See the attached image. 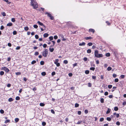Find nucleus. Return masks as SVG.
Wrapping results in <instances>:
<instances>
[{
  "mask_svg": "<svg viewBox=\"0 0 126 126\" xmlns=\"http://www.w3.org/2000/svg\"><path fill=\"white\" fill-rule=\"evenodd\" d=\"M32 5L33 7V8L35 9L38 7V5L35 0H31Z\"/></svg>",
  "mask_w": 126,
  "mask_h": 126,
  "instance_id": "obj_1",
  "label": "nucleus"
},
{
  "mask_svg": "<svg viewBox=\"0 0 126 126\" xmlns=\"http://www.w3.org/2000/svg\"><path fill=\"white\" fill-rule=\"evenodd\" d=\"M48 54V51L47 49H45V50L42 52V55L45 57H47Z\"/></svg>",
  "mask_w": 126,
  "mask_h": 126,
  "instance_id": "obj_2",
  "label": "nucleus"
},
{
  "mask_svg": "<svg viewBox=\"0 0 126 126\" xmlns=\"http://www.w3.org/2000/svg\"><path fill=\"white\" fill-rule=\"evenodd\" d=\"M45 14H47L48 16L50 17V19L52 20H53L54 19L53 16H52L48 12H46L45 13Z\"/></svg>",
  "mask_w": 126,
  "mask_h": 126,
  "instance_id": "obj_3",
  "label": "nucleus"
},
{
  "mask_svg": "<svg viewBox=\"0 0 126 126\" xmlns=\"http://www.w3.org/2000/svg\"><path fill=\"white\" fill-rule=\"evenodd\" d=\"M1 70L5 71L6 72H8L9 71V70L8 69L5 67H2Z\"/></svg>",
  "mask_w": 126,
  "mask_h": 126,
  "instance_id": "obj_4",
  "label": "nucleus"
},
{
  "mask_svg": "<svg viewBox=\"0 0 126 126\" xmlns=\"http://www.w3.org/2000/svg\"><path fill=\"white\" fill-rule=\"evenodd\" d=\"M37 23L40 26H43L44 27V28H45L46 27L45 25H44L40 21H38L37 22Z\"/></svg>",
  "mask_w": 126,
  "mask_h": 126,
  "instance_id": "obj_5",
  "label": "nucleus"
},
{
  "mask_svg": "<svg viewBox=\"0 0 126 126\" xmlns=\"http://www.w3.org/2000/svg\"><path fill=\"white\" fill-rule=\"evenodd\" d=\"M98 51L97 50H96L94 52V55L95 57H96L98 55Z\"/></svg>",
  "mask_w": 126,
  "mask_h": 126,
  "instance_id": "obj_6",
  "label": "nucleus"
},
{
  "mask_svg": "<svg viewBox=\"0 0 126 126\" xmlns=\"http://www.w3.org/2000/svg\"><path fill=\"white\" fill-rule=\"evenodd\" d=\"M86 44V43L84 42H83L79 44V45L80 46H84Z\"/></svg>",
  "mask_w": 126,
  "mask_h": 126,
  "instance_id": "obj_7",
  "label": "nucleus"
},
{
  "mask_svg": "<svg viewBox=\"0 0 126 126\" xmlns=\"http://www.w3.org/2000/svg\"><path fill=\"white\" fill-rule=\"evenodd\" d=\"M49 35V34L47 33H46L43 35V36L44 38H46Z\"/></svg>",
  "mask_w": 126,
  "mask_h": 126,
  "instance_id": "obj_8",
  "label": "nucleus"
},
{
  "mask_svg": "<svg viewBox=\"0 0 126 126\" xmlns=\"http://www.w3.org/2000/svg\"><path fill=\"white\" fill-rule=\"evenodd\" d=\"M103 56V55L102 54H98V55L96 57L97 58H100V57H102Z\"/></svg>",
  "mask_w": 126,
  "mask_h": 126,
  "instance_id": "obj_9",
  "label": "nucleus"
},
{
  "mask_svg": "<svg viewBox=\"0 0 126 126\" xmlns=\"http://www.w3.org/2000/svg\"><path fill=\"white\" fill-rule=\"evenodd\" d=\"M93 38L92 37H87L85 38V39L86 40L89 39H92Z\"/></svg>",
  "mask_w": 126,
  "mask_h": 126,
  "instance_id": "obj_10",
  "label": "nucleus"
},
{
  "mask_svg": "<svg viewBox=\"0 0 126 126\" xmlns=\"http://www.w3.org/2000/svg\"><path fill=\"white\" fill-rule=\"evenodd\" d=\"M13 25V24L11 22H9L7 24V26H11Z\"/></svg>",
  "mask_w": 126,
  "mask_h": 126,
  "instance_id": "obj_11",
  "label": "nucleus"
},
{
  "mask_svg": "<svg viewBox=\"0 0 126 126\" xmlns=\"http://www.w3.org/2000/svg\"><path fill=\"white\" fill-rule=\"evenodd\" d=\"M89 32H92L93 33H94V32L95 30L94 29H90L89 30Z\"/></svg>",
  "mask_w": 126,
  "mask_h": 126,
  "instance_id": "obj_12",
  "label": "nucleus"
},
{
  "mask_svg": "<svg viewBox=\"0 0 126 126\" xmlns=\"http://www.w3.org/2000/svg\"><path fill=\"white\" fill-rule=\"evenodd\" d=\"M54 48H49V50L51 52H52L54 50Z\"/></svg>",
  "mask_w": 126,
  "mask_h": 126,
  "instance_id": "obj_13",
  "label": "nucleus"
},
{
  "mask_svg": "<svg viewBox=\"0 0 126 126\" xmlns=\"http://www.w3.org/2000/svg\"><path fill=\"white\" fill-rule=\"evenodd\" d=\"M91 52V49H88L87 50V52L88 53H90Z\"/></svg>",
  "mask_w": 126,
  "mask_h": 126,
  "instance_id": "obj_14",
  "label": "nucleus"
},
{
  "mask_svg": "<svg viewBox=\"0 0 126 126\" xmlns=\"http://www.w3.org/2000/svg\"><path fill=\"white\" fill-rule=\"evenodd\" d=\"M49 41H51V40L53 39V37L52 36H51L49 37Z\"/></svg>",
  "mask_w": 126,
  "mask_h": 126,
  "instance_id": "obj_15",
  "label": "nucleus"
},
{
  "mask_svg": "<svg viewBox=\"0 0 126 126\" xmlns=\"http://www.w3.org/2000/svg\"><path fill=\"white\" fill-rule=\"evenodd\" d=\"M8 100L9 102H12L13 101V99L12 98H9Z\"/></svg>",
  "mask_w": 126,
  "mask_h": 126,
  "instance_id": "obj_16",
  "label": "nucleus"
},
{
  "mask_svg": "<svg viewBox=\"0 0 126 126\" xmlns=\"http://www.w3.org/2000/svg\"><path fill=\"white\" fill-rule=\"evenodd\" d=\"M110 109L109 108H108V110L107 111L106 113L107 114H108L110 112Z\"/></svg>",
  "mask_w": 126,
  "mask_h": 126,
  "instance_id": "obj_17",
  "label": "nucleus"
},
{
  "mask_svg": "<svg viewBox=\"0 0 126 126\" xmlns=\"http://www.w3.org/2000/svg\"><path fill=\"white\" fill-rule=\"evenodd\" d=\"M29 29V28L28 27H25L24 28V30L26 31H28Z\"/></svg>",
  "mask_w": 126,
  "mask_h": 126,
  "instance_id": "obj_18",
  "label": "nucleus"
},
{
  "mask_svg": "<svg viewBox=\"0 0 126 126\" xmlns=\"http://www.w3.org/2000/svg\"><path fill=\"white\" fill-rule=\"evenodd\" d=\"M111 67L110 66L108 67L107 68V70L108 71H110L111 70Z\"/></svg>",
  "mask_w": 126,
  "mask_h": 126,
  "instance_id": "obj_19",
  "label": "nucleus"
},
{
  "mask_svg": "<svg viewBox=\"0 0 126 126\" xmlns=\"http://www.w3.org/2000/svg\"><path fill=\"white\" fill-rule=\"evenodd\" d=\"M39 105L43 107L45 106V104L43 103H40Z\"/></svg>",
  "mask_w": 126,
  "mask_h": 126,
  "instance_id": "obj_20",
  "label": "nucleus"
},
{
  "mask_svg": "<svg viewBox=\"0 0 126 126\" xmlns=\"http://www.w3.org/2000/svg\"><path fill=\"white\" fill-rule=\"evenodd\" d=\"M19 120V119L18 118H16L15 119V121L16 123L18 122Z\"/></svg>",
  "mask_w": 126,
  "mask_h": 126,
  "instance_id": "obj_21",
  "label": "nucleus"
},
{
  "mask_svg": "<svg viewBox=\"0 0 126 126\" xmlns=\"http://www.w3.org/2000/svg\"><path fill=\"white\" fill-rule=\"evenodd\" d=\"M93 43L91 42H89L88 43L87 45L89 46H91L92 45Z\"/></svg>",
  "mask_w": 126,
  "mask_h": 126,
  "instance_id": "obj_22",
  "label": "nucleus"
},
{
  "mask_svg": "<svg viewBox=\"0 0 126 126\" xmlns=\"http://www.w3.org/2000/svg\"><path fill=\"white\" fill-rule=\"evenodd\" d=\"M59 61V60L58 59H56L55 60V61L54 62V63L55 64L56 63H58V61Z\"/></svg>",
  "mask_w": 126,
  "mask_h": 126,
  "instance_id": "obj_23",
  "label": "nucleus"
},
{
  "mask_svg": "<svg viewBox=\"0 0 126 126\" xmlns=\"http://www.w3.org/2000/svg\"><path fill=\"white\" fill-rule=\"evenodd\" d=\"M118 110V107H115L114 108V110L115 111H117Z\"/></svg>",
  "mask_w": 126,
  "mask_h": 126,
  "instance_id": "obj_24",
  "label": "nucleus"
},
{
  "mask_svg": "<svg viewBox=\"0 0 126 126\" xmlns=\"http://www.w3.org/2000/svg\"><path fill=\"white\" fill-rule=\"evenodd\" d=\"M20 99V98L19 96H17L16 97V100H18Z\"/></svg>",
  "mask_w": 126,
  "mask_h": 126,
  "instance_id": "obj_25",
  "label": "nucleus"
},
{
  "mask_svg": "<svg viewBox=\"0 0 126 126\" xmlns=\"http://www.w3.org/2000/svg\"><path fill=\"white\" fill-rule=\"evenodd\" d=\"M1 15L3 16H6L5 13L4 12H2L1 13Z\"/></svg>",
  "mask_w": 126,
  "mask_h": 126,
  "instance_id": "obj_26",
  "label": "nucleus"
},
{
  "mask_svg": "<svg viewBox=\"0 0 126 126\" xmlns=\"http://www.w3.org/2000/svg\"><path fill=\"white\" fill-rule=\"evenodd\" d=\"M44 62L43 61H41L40 62V64L41 65H43L44 64Z\"/></svg>",
  "mask_w": 126,
  "mask_h": 126,
  "instance_id": "obj_27",
  "label": "nucleus"
},
{
  "mask_svg": "<svg viewBox=\"0 0 126 126\" xmlns=\"http://www.w3.org/2000/svg\"><path fill=\"white\" fill-rule=\"evenodd\" d=\"M46 74V73L45 72H43L41 73V75L43 76H45Z\"/></svg>",
  "mask_w": 126,
  "mask_h": 126,
  "instance_id": "obj_28",
  "label": "nucleus"
},
{
  "mask_svg": "<svg viewBox=\"0 0 126 126\" xmlns=\"http://www.w3.org/2000/svg\"><path fill=\"white\" fill-rule=\"evenodd\" d=\"M63 62L65 64H67L68 63V61L67 60H64L63 61Z\"/></svg>",
  "mask_w": 126,
  "mask_h": 126,
  "instance_id": "obj_29",
  "label": "nucleus"
},
{
  "mask_svg": "<svg viewBox=\"0 0 126 126\" xmlns=\"http://www.w3.org/2000/svg\"><path fill=\"white\" fill-rule=\"evenodd\" d=\"M85 73L86 74H88L89 73V71L88 70H86L85 71Z\"/></svg>",
  "mask_w": 126,
  "mask_h": 126,
  "instance_id": "obj_30",
  "label": "nucleus"
},
{
  "mask_svg": "<svg viewBox=\"0 0 126 126\" xmlns=\"http://www.w3.org/2000/svg\"><path fill=\"white\" fill-rule=\"evenodd\" d=\"M104 120V118L102 117V118H101L99 120V121L100 122H101L103 121Z\"/></svg>",
  "mask_w": 126,
  "mask_h": 126,
  "instance_id": "obj_31",
  "label": "nucleus"
},
{
  "mask_svg": "<svg viewBox=\"0 0 126 126\" xmlns=\"http://www.w3.org/2000/svg\"><path fill=\"white\" fill-rule=\"evenodd\" d=\"M4 74V72L3 71H1L0 72V75H3Z\"/></svg>",
  "mask_w": 126,
  "mask_h": 126,
  "instance_id": "obj_32",
  "label": "nucleus"
},
{
  "mask_svg": "<svg viewBox=\"0 0 126 126\" xmlns=\"http://www.w3.org/2000/svg\"><path fill=\"white\" fill-rule=\"evenodd\" d=\"M95 68L94 67H91L90 68V69L92 71H94L95 69Z\"/></svg>",
  "mask_w": 126,
  "mask_h": 126,
  "instance_id": "obj_33",
  "label": "nucleus"
},
{
  "mask_svg": "<svg viewBox=\"0 0 126 126\" xmlns=\"http://www.w3.org/2000/svg\"><path fill=\"white\" fill-rule=\"evenodd\" d=\"M36 61L35 60H33L31 62L32 64H33L36 63Z\"/></svg>",
  "mask_w": 126,
  "mask_h": 126,
  "instance_id": "obj_34",
  "label": "nucleus"
},
{
  "mask_svg": "<svg viewBox=\"0 0 126 126\" xmlns=\"http://www.w3.org/2000/svg\"><path fill=\"white\" fill-rule=\"evenodd\" d=\"M82 121H79L78 122L76 123L77 124H81Z\"/></svg>",
  "mask_w": 126,
  "mask_h": 126,
  "instance_id": "obj_35",
  "label": "nucleus"
},
{
  "mask_svg": "<svg viewBox=\"0 0 126 126\" xmlns=\"http://www.w3.org/2000/svg\"><path fill=\"white\" fill-rule=\"evenodd\" d=\"M106 55L107 57H109L110 56V53H108L106 54Z\"/></svg>",
  "mask_w": 126,
  "mask_h": 126,
  "instance_id": "obj_36",
  "label": "nucleus"
},
{
  "mask_svg": "<svg viewBox=\"0 0 126 126\" xmlns=\"http://www.w3.org/2000/svg\"><path fill=\"white\" fill-rule=\"evenodd\" d=\"M79 106V104L78 103H76L75 104V107H78Z\"/></svg>",
  "mask_w": 126,
  "mask_h": 126,
  "instance_id": "obj_37",
  "label": "nucleus"
},
{
  "mask_svg": "<svg viewBox=\"0 0 126 126\" xmlns=\"http://www.w3.org/2000/svg\"><path fill=\"white\" fill-rule=\"evenodd\" d=\"M104 99L103 98H101L100 99V102L101 103H103L104 102Z\"/></svg>",
  "mask_w": 126,
  "mask_h": 126,
  "instance_id": "obj_38",
  "label": "nucleus"
},
{
  "mask_svg": "<svg viewBox=\"0 0 126 126\" xmlns=\"http://www.w3.org/2000/svg\"><path fill=\"white\" fill-rule=\"evenodd\" d=\"M55 64L57 66V67H59L60 65V64L59 63H56V64Z\"/></svg>",
  "mask_w": 126,
  "mask_h": 126,
  "instance_id": "obj_39",
  "label": "nucleus"
},
{
  "mask_svg": "<svg viewBox=\"0 0 126 126\" xmlns=\"http://www.w3.org/2000/svg\"><path fill=\"white\" fill-rule=\"evenodd\" d=\"M87 60H88V59L86 57H84L83 59V60L84 61H85V62L87 61Z\"/></svg>",
  "mask_w": 126,
  "mask_h": 126,
  "instance_id": "obj_40",
  "label": "nucleus"
},
{
  "mask_svg": "<svg viewBox=\"0 0 126 126\" xmlns=\"http://www.w3.org/2000/svg\"><path fill=\"white\" fill-rule=\"evenodd\" d=\"M0 112L1 114H3L4 113V111L3 110L1 109L0 110Z\"/></svg>",
  "mask_w": 126,
  "mask_h": 126,
  "instance_id": "obj_41",
  "label": "nucleus"
},
{
  "mask_svg": "<svg viewBox=\"0 0 126 126\" xmlns=\"http://www.w3.org/2000/svg\"><path fill=\"white\" fill-rule=\"evenodd\" d=\"M108 88L109 89H111L112 87V85H109L108 86Z\"/></svg>",
  "mask_w": 126,
  "mask_h": 126,
  "instance_id": "obj_42",
  "label": "nucleus"
},
{
  "mask_svg": "<svg viewBox=\"0 0 126 126\" xmlns=\"http://www.w3.org/2000/svg\"><path fill=\"white\" fill-rule=\"evenodd\" d=\"M111 118L110 117H108L107 118V121H110L111 120Z\"/></svg>",
  "mask_w": 126,
  "mask_h": 126,
  "instance_id": "obj_43",
  "label": "nucleus"
},
{
  "mask_svg": "<svg viewBox=\"0 0 126 126\" xmlns=\"http://www.w3.org/2000/svg\"><path fill=\"white\" fill-rule=\"evenodd\" d=\"M39 54V52H36L34 53V55L35 56H37Z\"/></svg>",
  "mask_w": 126,
  "mask_h": 126,
  "instance_id": "obj_44",
  "label": "nucleus"
},
{
  "mask_svg": "<svg viewBox=\"0 0 126 126\" xmlns=\"http://www.w3.org/2000/svg\"><path fill=\"white\" fill-rule=\"evenodd\" d=\"M33 27H34V28H36V29L38 27V26L36 25H33Z\"/></svg>",
  "mask_w": 126,
  "mask_h": 126,
  "instance_id": "obj_45",
  "label": "nucleus"
},
{
  "mask_svg": "<svg viewBox=\"0 0 126 126\" xmlns=\"http://www.w3.org/2000/svg\"><path fill=\"white\" fill-rule=\"evenodd\" d=\"M17 34V32L16 31H14L13 32V35H16Z\"/></svg>",
  "mask_w": 126,
  "mask_h": 126,
  "instance_id": "obj_46",
  "label": "nucleus"
},
{
  "mask_svg": "<svg viewBox=\"0 0 126 126\" xmlns=\"http://www.w3.org/2000/svg\"><path fill=\"white\" fill-rule=\"evenodd\" d=\"M121 79H123L125 77V76L124 75H121L120 77Z\"/></svg>",
  "mask_w": 126,
  "mask_h": 126,
  "instance_id": "obj_47",
  "label": "nucleus"
},
{
  "mask_svg": "<svg viewBox=\"0 0 126 126\" xmlns=\"http://www.w3.org/2000/svg\"><path fill=\"white\" fill-rule=\"evenodd\" d=\"M10 121V120H6L5 122V123H8Z\"/></svg>",
  "mask_w": 126,
  "mask_h": 126,
  "instance_id": "obj_48",
  "label": "nucleus"
},
{
  "mask_svg": "<svg viewBox=\"0 0 126 126\" xmlns=\"http://www.w3.org/2000/svg\"><path fill=\"white\" fill-rule=\"evenodd\" d=\"M11 21L13 22H14L15 21V18H12L11 19Z\"/></svg>",
  "mask_w": 126,
  "mask_h": 126,
  "instance_id": "obj_49",
  "label": "nucleus"
},
{
  "mask_svg": "<svg viewBox=\"0 0 126 126\" xmlns=\"http://www.w3.org/2000/svg\"><path fill=\"white\" fill-rule=\"evenodd\" d=\"M35 37L36 39H37L39 38V36L37 35H35Z\"/></svg>",
  "mask_w": 126,
  "mask_h": 126,
  "instance_id": "obj_50",
  "label": "nucleus"
},
{
  "mask_svg": "<svg viewBox=\"0 0 126 126\" xmlns=\"http://www.w3.org/2000/svg\"><path fill=\"white\" fill-rule=\"evenodd\" d=\"M16 75H20L21 74V73L19 72H17V73H16Z\"/></svg>",
  "mask_w": 126,
  "mask_h": 126,
  "instance_id": "obj_51",
  "label": "nucleus"
},
{
  "mask_svg": "<svg viewBox=\"0 0 126 126\" xmlns=\"http://www.w3.org/2000/svg\"><path fill=\"white\" fill-rule=\"evenodd\" d=\"M43 46L44 48H45L47 47V45L45 44L43 45Z\"/></svg>",
  "mask_w": 126,
  "mask_h": 126,
  "instance_id": "obj_52",
  "label": "nucleus"
},
{
  "mask_svg": "<svg viewBox=\"0 0 126 126\" xmlns=\"http://www.w3.org/2000/svg\"><path fill=\"white\" fill-rule=\"evenodd\" d=\"M119 79L117 78L115 79L114 80V81L116 82H117L118 81Z\"/></svg>",
  "mask_w": 126,
  "mask_h": 126,
  "instance_id": "obj_53",
  "label": "nucleus"
},
{
  "mask_svg": "<svg viewBox=\"0 0 126 126\" xmlns=\"http://www.w3.org/2000/svg\"><path fill=\"white\" fill-rule=\"evenodd\" d=\"M44 29H43L42 28H41L40 29H41V32H42V31H44V30H46V28H44Z\"/></svg>",
  "mask_w": 126,
  "mask_h": 126,
  "instance_id": "obj_54",
  "label": "nucleus"
},
{
  "mask_svg": "<svg viewBox=\"0 0 126 126\" xmlns=\"http://www.w3.org/2000/svg\"><path fill=\"white\" fill-rule=\"evenodd\" d=\"M116 125L119 126L120 125V123L119 121H117L116 122Z\"/></svg>",
  "mask_w": 126,
  "mask_h": 126,
  "instance_id": "obj_55",
  "label": "nucleus"
},
{
  "mask_svg": "<svg viewBox=\"0 0 126 126\" xmlns=\"http://www.w3.org/2000/svg\"><path fill=\"white\" fill-rule=\"evenodd\" d=\"M92 86V84L90 83H89L88 84V86L89 87H91Z\"/></svg>",
  "mask_w": 126,
  "mask_h": 126,
  "instance_id": "obj_56",
  "label": "nucleus"
},
{
  "mask_svg": "<svg viewBox=\"0 0 126 126\" xmlns=\"http://www.w3.org/2000/svg\"><path fill=\"white\" fill-rule=\"evenodd\" d=\"M116 75L115 74H113L112 75L113 77L114 78H115L116 77Z\"/></svg>",
  "mask_w": 126,
  "mask_h": 126,
  "instance_id": "obj_57",
  "label": "nucleus"
},
{
  "mask_svg": "<svg viewBox=\"0 0 126 126\" xmlns=\"http://www.w3.org/2000/svg\"><path fill=\"white\" fill-rule=\"evenodd\" d=\"M58 37L57 35H55L54 37V38L55 39H57L58 38Z\"/></svg>",
  "mask_w": 126,
  "mask_h": 126,
  "instance_id": "obj_58",
  "label": "nucleus"
},
{
  "mask_svg": "<svg viewBox=\"0 0 126 126\" xmlns=\"http://www.w3.org/2000/svg\"><path fill=\"white\" fill-rule=\"evenodd\" d=\"M84 112L85 114H87L88 112V111L87 110H85L84 111Z\"/></svg>",
  "mask_w": 126,
  "mask_h": 126,
  "instance_id": "obj_59",
  "label": "nucleus"
},
{
  "mask_svg": "<svg viewBox=\"0 0 126 126\" xmlns=\"http://www.w3.org/2000/svg\"><path fill=\"white\" fill-rule=\"evenodd\" d=\"M46 124V123L45 122H43L42 123V125L43 126H45Z\"/></svg>",
  "mask_w": 126,
  "mask_h": 126,
  "instance_id": "obj_60",
  "label": "nucleus"
},
{
  "mask_svg": "<svg viewBox=\"0 0 126 126\" xmlns=\"http://www.w3.org/2000/svg\"><path fill=\"white\" fill-rule=\"evenodd\" d=\"M20 48V47L19 46H17V47L16 48V50H19Z\"/></svg>",
  "mask_w": 126,
  "mask_h": 126,
  "instance_id": "obj_61",
  "label": "nucleus"
},
{
  "mask_svg": "<svg viewBox=\"0 0 126 126\" xmlns=\"http://www.w3.org/2000/svg\"><path fill=\"white\" fill-rule=\"evenodd\" d=\"M4 27L3 26V25L1 26V27H0V29L1 30H2L4 29Z\"/></svg>",
  "mask_w": 126,
  "mask_h": 126,
  "instance_id": "obj_62",
  "label": "nucleus"
},
{
  "mask_svg": "<svg viewBox=\"0 0 126 126\" xmlns=\"http://www.w3.org/2000/svg\"><path fill=\"white\" fill-rule=\"evenodd\" d=\"M126 104V101L122 103V105L124 106Z\"/></svg>",
  "mask_w": 126,
  "mask_h": 126,
  "instance_id": "obj_63",
  "label": "nucleus"
},
{
  "mask_svg": "<svg viewBox=\"0 0 126 126\" xmlns=\"http://www.w3.org/2000/svg\"><path fill=\"white\" fill-rule=\"evenodd\" d=\"M8 46L9 47H11L12 46L11 44L10 43H8Z\"/></svg>",
  "mask_w": 126,
  "mask_h": 126,
  "instance_id": "obj_64",
  "label": "nucleus"
}]
</instances>
